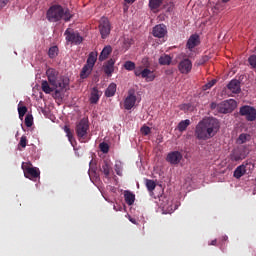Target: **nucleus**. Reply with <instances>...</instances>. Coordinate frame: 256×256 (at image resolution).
Wrapping results in <instances>:
<instances>
[{
  "label": "nucleus",
  "instance_id": "nucleus-1",
  "mask_svg": "<svg viewBox=\"0 0 256 256\" xmlns=\"http://www.w3.org/2000/svg\"><path fill=\"white\" fill-rule=\"evenodd\" d=\"M221 125L219 120L213 117L204 118L195 128L194 136L198 141H207L217 135Z\"/></svg>",
  "mask_w": 256,
  "mask_h": 256
},
{
  "label": "nucleus",
  "instance_id": "nucleus-2",
  "mask_svg": "<svg viewBox=\"0 0 256 256\" xmlns=\"http://www.w3.org/2000/svg\"><path fill=\"white\" fill-rule=\"evenodd\" d=\"M46 17L50 23H57L63 19L64 21H71V12L69 9L63 8V6L59 4L52 5L46 14Z\"/></svg>",
  "mask_w": 256,
  "mask_h": 256
},
{
  "label": "nucleus",
  "instance_id": "nucleus-3",
  "mask_svg": "<svg viewBox=\"0 0 256 256\" xmlns=\"http://www.w3.org/2000/svg\"><path fill=\"white\" fill-rule=\"evenodd\" d=\"M46 76L51 87L57 89L55 90L56 95L57 93H61L63 89H67V85H69V80L59 77V72L57 70L53 68L47 69Z\"/></svg>",
  "mask_w": 256,
  "mask_h": 256
},
{
  "label": "nucleus",
  "instance_id": "nucleus-4",
  "mask_svg": "<svg viewBox=\"0 0 256 256\" xmlns=\"http://www.w3.org/2000/svg\"><path fill=\"white\" fill-rule=\"evenodd\" d=\"M66 43H71V45H81L83 43V37L78 31L72 28L66 29L64 32Z\"/></svg>",
  "mask_w": 256,
  "mask_h": 256
},
{
  "label": "nucleus",
  "instance_id": "nucleus-5",
  "mask_svg": "<svg viewBox=\"0 0 256 256\" xmlns=\"http://www.w3.org/2000/svg\"><path fill=\"white\" fill-rule=\"evenodd\" d=\"M88 131H89V120L83 118L76 124V134L79 141L85 142Z\"/></svg>",
  "mask_w": 256,
  "mask_h": 256
},
{
  "label": "nucleus",
  "instance_id": "nucleus-6",
  "mask_svg": "<svg viewBox=\"0 0 256 256\" xmlns=\"http://www.w3.org/2000/svg\"><path fill=\"white\" fill-rule=\"evenodd\" d=\"M235 109H237V101L234 99H229L218 104V113H232Z\"/></svg>",
  "mask_w": 256,
  "mask_h": 256
},
{
  "label": "nucleus",
  "instance_id": "nucleus-7",
  "mask_svg": "<svg viewBox=\"0 0 256 256\" xmlns=\"http://www.w3.org/2000/svg\"><path fill=\"white\" fill-rule=\"evenodd\" d=\"M22 170L24 171V176L26 179H30L31 181H35V179H38V177L41 175L38 168L31 167L25 162L22 163Z\"/></svg>",
  "mask_w": 256,
  "mask_h": 256
},
{
  "label": "nucleus",
  "instance_id": "nucleus-8",
  "mask_svg": "<svg viewBox=\"0 0 256 256\" xmlns=\"http://www.w3.org/2000/svg\"><path fill=\"white\" fill-rule=\"evenodd\" d=\"M247 157V149L245 147L240 146L237 148H234L232 152L230 153V161H243Z\"/></svg>",
  "mask_w": 256,
  "mask_h": 256
},
{
  "label": "nucleus",
  "instance_id": "nucleus-9",
  "mask_svg": "<svg viewBox=\"0 0 256 256\" xmlns=\"http://www.w3.org/2000/svg\"><path fill=\"white\" fill-rule=\"evenodd\" d=\"M192 69L193 62H191L189 58L182 59L178 64V71L182 73V75H189Z\"/></svg>",
  "mask_w": 256,
  "mask_h": 256
},
{
  "label": "nucleus",
  "instance_id": "nucleus-10",
  "mask_svg": "<svg viewBox=\"0 0 256 256\" xmlns=\"http://www.w3.org/2000/svg\"><path fill=\"white\" fill-rule=\"evenodd\" d=\"M240 115H242V117H246L247 121H255L256 109L251 106H242L240 108Z\"/></svg>",
  "mask_w": 256,
  "mask_h": 256
},
{
  "label": "nucleus",
  "instance_id": "nucleus-11",
  "mask_svg": "<svg viewBox=\"0 0 256 256\" xmlns=\"http://www.w3.org/2000/svg\"><path fill=\"white\" fill-rule=\"evenodd\" d=\"M99 31L102 39H107V37H109V34L111 33V23L107 18L101 20L99 24Z\"/></svg>",
  "mask_w": 256,
  "mask_h": 256
},
{
  "label": "nucleus",
  "instance_id": "nucleus-12",
  "mask_svg": "<svg viewBox=\"0 0 256 256\" xmlns=\"http://www.w3.org/2000/svg\"><path fill=\"white\" fill-rule=\"evenodd\" d=\"M183 159V154L179 151L169 152L166 156L167 163L170 165H179Z\"/></svg>",
  "mask_w": 256,
  "mask_h": 256
},
{
  "label": "nucleus",
  "instance_id": "nucleus-13",
  "mask_svg": "<svg viewBox=\"0 0 256 256\" xmlns=\"http://www.w3.org/2000/svg\"><path fill=\"white\" fill-rule=\"evenodd\" d=\"M153 37L163 39L167 35V26L165 24H158L152 30Z\"/></svg>",
  "mask_w": 256,
  "mask_h": 256
},
{
  "label": "nucleus",
  "instance_id": "nucleus-14",
  "mask_svg": "<svg viewBox=\"0 0 256 256\" xmlns=\"http://www.w3.org/2000/svg\"><path fill=\"white\" fill-rule=\"evenodd\" d=\"M135 103H137V96H135V92H128V96L124 100V108L127 111H131L132 107H135Z\"/></svg>",
  "mask_w": 256,
  "mask_h": 256
},
{
  "label": "nucleus",
  "instance_id": "nucleus-15",
  "mask_svg": "<svg viewBox=\"0 0 256 256\" xmlns=\"http://www.w3.org/2000/svg\"><path fill=\"white\" fill-rule=\"evenodd\" d=\"M102 69L105 75H107V77H111L115 72V59L111 58L108 61H106Z\"/></svg>",
  "mask_w": 256,
  "mask_h": 256
},
{
  "label": "nucleus",
  "instance_id": "nucleus-16",
  "mask_svg": "<svg viewBox=\"0 0 256 256\" xmlns=\"http://www.w3.org/2000/svg\"><path fill=\"white\" fill-rule=\"evenodd\" d=\"M227 89L231 92L234 93V95H239L241 93V81L237 79H232L228 84H227Z\"/></svg>",
  "mask_w": 256,
  "mask_h": 256
},
{
  "label": "nucleus",
  "instance_id": "nucleus-17",
  "mask_svg": "<svg viewBox=\"0 0 256 256\" xmlns=\"http://www.w3.org/2000/svg\"><path fill=\"white\" fill-rule=\"evenodd\" d=\"M199 45V35L193 34L190 36V38L187 41L186 47L191 51L195 49Z\"/></svg>",
  "mask_w": 256,
  "mask_h": 256
},
{
  "label": "nucleus",
  "instance_id": "nucleus-18",
  "mask_svg": "<svg viewBox=\"0 0 256 256\" xmlns=\"http://www.w3.org/2000/svg\"><path fill=\"white\" fill-rule=\"evenodd\" d=\"M99 99H101V93L97 87H94L90 94V103L92 105H97V103H99Z\"/></svg>",
  "mask_w": 256,
  "mask_h": 256
},
{
  "label": "nucleus",
  "instance_id": "nucleus-19",
  "mask_svg": "<svg viewBox=\"0 0 256 256\" xmlns=\"http://www.w3.org/2000/svg\"><path fill=\"white\" fill-rule=\"evenodd\" d=\"M245 173H247V166H245V164H242L234 170L233 176L235 177V179H241V177H243Z\"/></svg>",
  "mask_w": 256,
  "mask_h": 256
},
{
  "label": "nucleus",
  "instance_id": "nucleus-20",
  "mask_svg": "<svg viewBox=\"0 0 256 256\" xmlns=\"http://www.w3.org/2000/svg\"><path fill=\"white\" fill-rule=\"evenodd\" d=\"M115 93H117V84L112 82L105 90V97H115Z\"/></svg>",
  "mask_w": 256,
  "mask_h": 256
},
{
  "label": "nucleus",
  "instance_id": "nucleus-21",
  "mask_svg": "<svg viewBox=\"0 0 256 256\" xmlns=\"http://www.w3.org/2000/svg\"><path fill=\"white\" fill-rule=\"evenodd\" d=\"M101 172L105 175L106 179H109V176L111 175V164H109V161H103Z\"/></svg>",
  "mask_w": 256,
  "mask_h": 256
},
{
  "label": "nucleus",
  "instance_id": "nucleus-22",
  "mask_svg": "<svg viewBox=\"0 0 256 256\" xmlns=\"http://www.w3.org/2000/svg\"><path fill=\"white\" fill-rule=\"evenodd\" d=\"M112 52L113 48H111V46L104 47L100 53L99 61H105V59H107V57H109V55H111Z\"/></svg>",
  "mask_w": 256,
  "mask_h": 256
},
{
  "label": "nucleus",
  "instance_id": "nucleus-23",
  "mask_svg": "<svg viewBox=\"0 0 256 256\" xmlns=\"http://www.w3.org/2000/svg\"><path fill=\"white\" fill-rule=\"evenodd\" d=\"M41 88H42V91L45 92L47 95H49L50 93H53V91H57L58 88H55V87H51L49 85V82H47V80H43L42 81V84H41Z\"/></svg>",
  "mask_w": 256,
  "mask_h": 256
},
{
  "label": "nucleus",
  "instance_id": "nucleus-24",
  "mask_svg": "<svg viewBox=\"0 0 256 256\" xmlns=\"http://www.w3.org/2000/svg\"><path fill=\"white\" fill-rule=\"evenodd\" d=\"M95 63H97V53L91 52L87 58L86 65L93 69V67H95Z\"/></svg>",
  "mask_w": 256,
  "mask_h": 256
},
{
  "label": "nucleus",
  "instance_id": "nucleus-25",
  "mask_svg": "<svg viewBox=\"0 0 256 256\" xmlns=\"http://www.w3.org/2000/svg\"><path fill=\"white\" fill-rule=\"evenodd\" d=\"M141 77H142V79H146V81H154L155 80V75H153V72L149 68L142 70Z\"/></svg>",
  "mask_w": 256,
  "mask_h": 256
},
{
  "label": "nucleus",
  "instance_id": "nucleus-26",
  "mask_svg": "<svg viewBox=\"0 0 256 256\" xmlns=\"http://www.w3.org/2000/svg\"><path fill=\"white\" fill-rule=\"evenodd\" d=\"M124 199H125V203H127V205H133V203H135V194H133L129 190H126L124 192Z\"/></svg>",
  "mask_w": 256,
  "mask_h": 256
},
{
  "label": "nucleus",
  "instance_id": "nucleus-27",
  "mask_svg": "<svg viewBox=\"0 0 256 256\" xmlns=\"http://www.w3.org/2000/svg\"><path fill=\"white\" fill-rule=\"evenodd\" d=\"M191 125V120L186 119L179 122L177 129L180 131V133H183V131H187V127Z\"/></svg>",
  "mask_w": 256,
  "mask_h": 256
},
{
  "label": "nucleus",
  "instance_id": "nucleus-28",
  "mask_svg": "<svg viewBox=\"0 0 256 256\" xmlns=\"http://www.w3.org/2000/svg\"><path fill=\"white\" fill-rule=\"evenodd\" d=\"M162 209L165 213H168L171 215L177 209V206H173L172 201H168L167 204H163Z\"/></svg>",
  "mask_w": 256,
  "mask_h": 256
},
{
  "label": "nucleus",
  "instance_id": "nucleus-29",
  "mask_svg": "<svg viewBox=\"0 0 256 256\" xmlns=\"http://www.w3.org/2000/svg\"><path fill=\"white\" fill-rule=\"evenodd\" d=\"M93 71V68L85 64L80 72V77L82 79H87L89 77V74Z\"/></svg>",
  "mask_w": 256,
  "mask_h": 256
},
{
  "label": "nucleus",
  "instance_id": "nucleus-30",
  "mask_svg": "<svg viewBox=\"0 0 256 256\" xmlns=\"http://www.w3.org/2000/svg\"><path fill=\"white\" fill-rule=\"evenodd\" d=\"M114 170L116 175L123 177V163L121 161H116L114 165Z\"/></svg>",
  "mask_w": 256,
  "mask_h": 256
},
{
  "label": "nucleus",
  "instance_id": "nucleus-31",
  "mask_svg": "<svg viewBox=\"0 0 256 256\" xmlns=\"http://www.w3.org/2000/svg\"><path fill=\"white\" fill-rule=\"evenodd\" d=\"M58 55H59V47L52 46L49 48L48 57H50V59H55V57H57Z\"/></svg>",
  "mask_w": 256,
  "mask_h": 256
},
{
  "label": "nucleus",
  "instance_id": "nucleus-32",
  "mask_svg": "<svg viewBox=\"0 0 256 256\" xmlns=\"http://www.w3.org/2000/svg\"><path fill=\"white\" fill-rule=\"evenodd\" d=\"M247 141H251V135L245 133L240 134L237 139L239 145H243V143H247Z\"/></svg>",
  "mask_w": 256,
  "mask_h": 256
},
{
  "label": "nucleus",
  "instance_id": "nucleus-33",
  "mask_svg": "<svg viewBox=\"0 0 256 256\" xmlns=\"http://www.w3.org/2000/svg\"><path fill=\"white\" fill-rule=\"evenodd\" d=\"M171 61H173V58L171 56L165 54L159 58L160 65H171Z\"/></svg>",
  "mask_w": 256,
  "mask_h": 256
},
{
  "label": "nucleus",
  "instance_id": "nucleus-34",
  "mask_svg": "<svg viewBox=\"0 0 256 256\" xmlns=\"http://www.w3.org/2000/svg\"><path fill=\"white\" fill-rule=\"evenodd\" d=\"M163 4V0H149L150 9H159Z\"/></svg>",
  "mask_w": 256,
  "mask_h": 256
},
{
  "label": "nucleus",
  "instance_id": "nucleus-35",
  "mask_svg": "<svg viewBox=\"0 0 256 256\" xmlns=\"http://www.w3.org/2000/svg\"><path fill=\"white\" fill-rule=\"evenodd\" d=\"M64 131L66 133V136L68 137V141L73 144V141H75V138L73 137V132H71V128L68 126L64 127Z\"/></svg>",
  "mask_w": 256,
  "mask_h": 256
},
{
  "label": "nucleus",
  "instance_id": "nucleus-36",
  "mask_svg": "<svg viewBox=\"0 0 256 256\" xmlns=\"http://www.w3.org/2000/svg\"><path fill=\"white\" fill-rule=\"evenodd\" d=\"M124 69H126V71H135V62L126 61L124 63Z\"/></svg>",
  "mask_w": 256,
  "mask_h": 256
},
{
  "label": "nucleus",
  "instance_id": "nucleus-37",
  "mask_svg": "<svg viewBox=\"0 0 256 256\" xmlns=\"http://www.w3.org/2000/svg\"><path fill=\"white\" fill-rule=\"evenodd\" d=\"M146 187L148 191H155V187H157V184H155V181L147 179Z\"/></svg>",
  "mask_w": 256,
  "mask_h": 256
},
{
  "label": "nucleus",
  "instance_id": "nucleus-38",
  "mask_svg": "<svg viewBox=\"0 0 256 256\" xmlns=\"http://www.w3.org/2000/svg\"><path fill=\"white\" fill-rule=\"evenodd\" d=\"M248 63L252 69H256V55L253 54L248 58Z\"/></svg>",
  "mask_w": 256,
  "mask_h": 256
},
{
  "label": "nucleus",
  "instance_id": "nucleus-39",
  "mask_svg": "<svg viewBox=\"0 0 256 256\" xmlns=\"http://www.w3.org/2000/svg\"><path fill=\"white\" fill-rule=\"evenodd\" d=\"M99 149L102 151V153H109V144L102 142L99 144Z\"/></svg>",
  "mask_w": 256,
  "mask_h": 256
},
{
  "label": "nucleus",
  "instance_id": "nucleus-40",
  "mask_svg": "<svg viewBox=\"0 0 256 256\" xmlns=\"http://www.w3.org/2000/svg\"><path fill=\"white\" fill-rule=\"evenodd\" d=\"M25 125L26 127H33V116L32 115H26L25 117Z\"/></svg>",
  "mask_w": 256,
  "mask_h": 256
},
{
  "label": "nucleus",
  "instance_id": "nucleus-41",
  "mask_svg": "<svg viewBox=\"0 0 256 256\" xmlns=\"http://www.w3.org/2000/svg\"><path fill=\"white\" fill-rule=\"evenodd\" d=\"M26 113H27V106L18 107L19 117H25Z\"/></svg>",
  "mask_w": 256,
  "mask_h": 256
},
{
  "label": "nucleus",
  "instance_id": "nucleus-42",
  "mask_svg": "<svg viewBox=\"0 0 256 256\" xmlns=\"http://www.w3.org/2000/svg\"><path fill=\"white\" fill-rule=\"evenodd\" d=\"M142 135L147 136L151 133V128L149 126H142L140 129Z\"/></svg>",
  "mask_w": 256,
  "mask_h": 256
},
{
  "label": "nucleus",
  "instance_id": "nucleus-43",
  "mask_svg": "<svg viewBox=\"0 0 256 256\" xmlns=\"http://www.w3.org/2000/svg\"><path fill=\"white\" fill-rule=\"evenodd\" d=\"M20 147H22L23 149H25V147H27V136H22L20 138V142H19Z\"/></svg>",
  "mask_w": 256,
  "mask_h": 256
},
{
  "label": "nucleus",
  "instance_id": "nucleus-44",
  "mask_svg": "<svg viewBox=\"0 0 256 256\" xmlns=\"http://www.w3.org/2000/svg\"><path fill=\"white\" fill-rule=\"evenodd\" d=\"M217 83V80H211L207 84L204 85V91H207V89H211Z\"/></svg>",
  "mask_w": 256,
  "mask_h": 256
},
{
  "label": "nucleus",
  "instance_id": "nucleus-45",
  "mask_svg": "<svg viewBox=\"0 0 256 256\" xmlns=\"http://www.w3.org/2000/svg\"><path fill=\"white\" fill-rule=\"evenodd\" d=\"M142 73H143V67H137L134 69V75H136V77H141Z\"/></svg>",
  "mask_w": 256,
  "mask_h": 256
},
{
  "label": "nucleus",
  "instance_id": "nucleus-46",
  "mask_svg": "<svg viewBox=\"0 0 256 256\" xmlns=\"http://www.w3.org/2000/svg\"><path fill=\"white\" fill-rule=\"evenodd\" d=\"M7 3H9V0H0V10L3 9Z\"/></svg>",
  "mask_w": 256,
  "mask_h": 256
},
{
  "label": "nucleus",
  "instance_id": "nucleus-47",
  "mask_svg": "<svg viewBox=\"0 0 256 256\" xmlns=\"http://www.w3.org/2000/svg\"><path fill=\"white\" fill-rule=\"evenodd\" d=\"M210 107H211V109H217V111H219V104H217V103H215V102H212V103L210 104Z\"/></svg>",
  "mask_w": 256,
  "mask_h": 256
},
{
  "label": "nucleus",
  "instance_id": "nucleus-48",
  "mask_svg": "<svg viewBox=\"0 0 256 256\" xmlns=\"http://www.w3.org/2000/svg\"><path fill=\"white\" fill-rule=\"evenodd\" d=\"M126 3L132 4L135 3L136 0H124Z\"/></svg>",
  "mask_w": 256,
  "mask_h": 256
},
{
  "label": "nucleus",
  "instance_id": "nucleus-49",
  "mask_svg": "<svg viewBox=\"0 0 256 256\" xmlns=\"http://www.w3.org/2000/svg\"><path fill=\"white\" fill-rule=\"evenodd\" d=\"M209 245H217V240H212L211 243Z\"/></svg>",
  "mask_w": 256,
  "mask_h": 256
},
{
  "label": "nucleus",
  "instance_id": "nucleus-50",
  "mask_svg": "<svg viewBox=\"0 0 256 256\" xmlns=\"http://www.w3.org/2000/svg\"><path fill=\"white\" fill-rule=\"evenodd\" d=\"M227 239H229V237H227V236L222 237V241H227Z\"/></svg>",
  "mask_w": 256,
  "mask_h": 256
},
{
  "label": "nucleus",
  "instance_id": "nucleus-51",
  "mask_svg": "<svg viewBox=\"0 0 256 256\" xmlns=\"http://www.w3.org/2000/svg\"><path fill=\"white\" fill-rule=\"evenodd\" d=\"M208 59H209V57L204 56V58H203V62L207 61Z\"/></svg>",
  "mask_w": 256,
  "mask_h": 256
},
{
  "label": "nucleus",
  "instance_id": "nucleus-52",
  "mask_svg": "<svg viewBox=\"0 0 256 256\" xmlns=\"http://www.w3.org/2000/svg\"><path fill=\"white\" fill-rule=\"evenodd\" d=\"M231 0H222V3H229Z\"/></svg>",
  "mask_w": 256,
  "mask_h": 256
},
{
  "label": "nucleus",
  "instance_id": "nucleus-53",
  "mask_svg": "<svg viewBox=\"0 0 256 256\" xmlns=\"http://www.w3.org/2000/svg\"><path fill=\"white\" fill-rule=\"evenodd\" d=\"M142 62H143V63H147V58H144V59L142 60Z\"/></svg>",
  "mask_w": 256,
  "mask_h": 256
},
{
  "label": "nucleus",
  "instance_id": "nucleus-54",
  "mask_svg": "<svg viewBox=\"0 0 256 256\" xmlns=\"http://www.w3.org/2000/svg\"><path fill=\"white\" fill-rule=\"evenodd\" d=\"M130 221H131L132 223H135V221H134L133 219H130Z\"/></svg>",
  "mask_w": 256,
  "mask_h": 256
}]
</instances>
